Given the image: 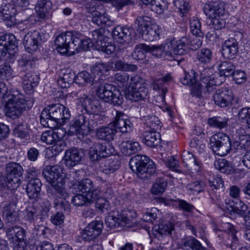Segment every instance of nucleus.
<instances>
[{
    "label": "nucleus",
    "instance_id": "f257e3e1",
    "mask_svg": "<svg viewBox=\"0 0 250 250\" xmlns=\"http://www.w3.org/2000/svg\"><path fill=\"white\" fill-rule=\"evenodd\" d=\"M80 170L70 171L65 173L63 168L60 165L47 166L42 174L46 181L50 185L47 194L54 200L56 207L64 204L68 194L63 185L66 182L75 183L81 179Z\"/></svg>",
    "mask_w": 250,
    "mask_h": 250
},
{
    "label": "nucleus",
    "instance_id": "f03ea898",
    "mask_svg": "<svg viewBox=\"0 0 250 250\" xmlns=\"http://www.w3.org/2000/svg\"><path fill=\"white\" fill-rule=\"evenodd\" d=\"M1 96L5 115L13 119L18 118L24 110L30 109L33 105L32 98L25 97L18 91L9 90L5 83L1 82Z\"/></svg>",
    "mask_w": 250,
    "mask_h": 250
},
{
    "label": "nucleus",
    "instance_id": "7ed1b4c3",
    "mask_svg": "<svg viewBox=\"0 0 250 250\" xmlns=\"http://www.w3.org/2000/svg\"><path fill=\"white\" fill-rule=\"evenodd\" d=\"M72 94L73 96L77 98L86 112L89 114L86 120V127H87L88 133L98 125L100 116L98 112L100 109L99 102L92 95L87 94L84 89L74 92Z\"/></svg>",
    "mask_w": 250,
    "mask_h": 250
},
{
    "label": "nucleus",
    "instance_id": "20e7f679",
    "mask_svg": "<svg viewBox=\"0 0 250 250\" xmlns=\"http://www.w3.org/2000/svg\"><path fill=\"white\" fill-rule=\"evenodd\" d=\"M202 83L197 81V75L194 71L192 70L190 72H185L184 77L181 79V82L184 85L191 87V94L194 96L199 97L202 93V89L203 87L207 88L208 92H211L214 89V86L217 83L214 82L213 79L210 77H204L201 76ZM219 84V83H218Z\"/></svg>",
    "mask_w": 250,
    "mask_h": 250
},
{
    "label": "nucleus",
    "instance_id": "39448f33",
    "mask_svg": "<svg viewBox=\"0 0 250 250\" xmlns=\"http://www.w3.org/2000/svg\"><path fill=\"white\" fill-rule=\"evenodd\" d=\"M130 168L142 179L147 178L155 173L154 163L146 156L137 155L130 159Z\"/></svg>",
    "mask_w": 250,
    "mask_h": 250
},
{
    "label": "nucleus",
    "instance_id": "423d86ee",
    "mask_svg": "<svg viewBox=\"0 0 250 250\" xmlns=\"http://www.w3.org/2000/svg\"><path fill=\"white\" fill-rule=\"evenodd\" d=\"M6 187L8 189V194L9 197L13 195V190L17 188L21 183L23 169L19 163L10 162L6 166Z\"/></svg>",
    "mask_w": 250,
    "mask_h": 250
},
{
    "label": "nucleus",
    "instance_id": "0eeeda50",
    "mask_svg": "<svg viewBox=\"0 0 250 250\" xmlns=\"http://www.w3.org/2000/svg\"><path fill=\"white\" fill-rule=\"evenodd\" d=\"M96 91L97 96L105 102L114 105H120L123 103V97L121 92L112 84H100Z\"/></svg>",
    "mask_w": 250,
    "mask_h": 250
},
{
    "label": "nucleus",
    "instance_id": "6e6552de",
    "mask_svg": "<svg viewBox=\"0 0 250 250\" xmlns=\"http://www.w3.org/2000/svg\"><path fill=\"white\" fill-rule=\"evenodd\" d=\"M126 92L127 98L130 100L139 101L145 99L148 90L146 86L144 79L138 75L131 77Z\"/></svg>",
    "mask_w": 250,
    "mask_h": 250
},
{
    "label": "nucleus",
    "instance_id": "1a4fd4ad",
    "mask_svg": "<svg viewBox=\"0 0 250 250\" xmlns=\"http://www.w3.org/2000/svg\"><path fill=\"white\" fill-rule=\"evenodd\" d=\"M204 11L205 14L211 19L212 27L216 30L224 28L226 22L224 17V9L216 2L207 4L205 5Z\"/></svg>",
    "mask_w": 250,
    "mask_h": 250
},
{
    "label": "nucleus",
    "instance_id": "9d476101",
    "mask_svg": "<svg viewBox=\"0 0 250 250\" xmlns=\"http://www.w3.org/2000/svg\"><path fill=\"white\" fill-rule=\"evenodd\" d=\"M76 33L69 31L62 33L56 37L55 43L57 50L60 54L64 55L68 53L74 55V42L79 41L75 40Z\"/></svg>",
    "mask_w": 250,
    "mask_h": 250
},
{
    "label": "nucleus",
    "instance_id": "9b49d317",
    "mask_svg": "<svg viewBox=\"0 0 250 250\" xmlns=\"http://www.w3.org/2000/svg\"><path fill=\"white\" fill-rule=\"evenodd\" d=\"M49 116L51 121L62 125L66 120L70 117V111L68 108L60 104H56L45 108L43 110V117Z\"/></svg>",
    "mask_w": 250,
    "mask_h": 250
},
{
    "label": "nucleus",
    "instance_id": "f8f14e48",
    "mask_svg": "<svg viewBox=\"0 0 250 250\" xmlns=\"http://www.w3.org/2000/svg\"><path fill=\"white\" fill-rule=\"evenodd\" d=\"M188 39L183 37L180 40L174 39L167 41L166 42V50L170 57V60H176L177 56L185 54L187 52Z\"/></svg>",
    "mask_w": 250,
    "mask_h": 250
},
{
    "label": "nucleus",
    "instance_id": "ddd939ff",
    "mask_svg": "<svg viewBox=\"0 0 250 250\" xmlns=\"http://www.w3.org/2000/svg\"><path fill=\"white\" fill-rule=\"evenodd\" d=\"M87 117L83 114H80L76 117L70 123L67 130L68 135H77L80 138L83 137L88 134L87 127H86Z\"/></svg>",
    "mask_w": 250,
    "mask_h": 250
},
{
    "label": "nucleus",
    "instance_id": "4468645a",
    "mask_svg": "<svg viewBox=\"0 0 250 250\" xmlns=\"http://www.w3.org/2000/svg\"><path fill=\"white\" fill-rule=\"evenodd\" d=\"M1 41L5 42L3 43L1 42V46H3L2 50L1 51V57L6 60H13L14 58L15 53L17 49V42L15 37L13 34H5L1 36Z\"/></svg>",
    "mask_w": 250,
    "mask_h": 250
},
{
    "label": "nucleus",
    "instance_id": "2eb2a0df",
    "mask_svg": "<svg viewBox=\"0 0 250 250\" xmlns=\"http://www.w3.org/2000/svg\"><path fill=\"white\" fill-rule=\"evenodd\" d=\"M114 152V148L109 143H97L91 146L89 150V156L92 161H98L102 158L107 157Z\"/></svg>",
    "mask_w": 250,
    "mask_h": 250
},
{
    "label": "nucleus",
    "instance_id": "dca6fc26",
    "mask_svg": "<svg viewBox=\"0 0 250 250\" xmlns=\"http://www.w3.org/2000/svg\"><path fill=\"white\" fill-rule=\"evenodd\" d=\"M103 223L101 221H94L89 223L81 232V237L85 242L94 241L101 233Z\"/></svg>",
    "mask_w": 250,
    "mask_h": 250
},
{
    "label": "nucleus",
    "instance_id": "f3484780",
    "mask_svg": "<svg viewBox=\"0 0 250 250\" xmlns=\"http://www.w3.org/2000/svg\"><path fill=\"white\" fill-rule=\"evenodd\" d=\"M115 112L114 120L110 124L114 125L116 132L126 133L131 131L133 125L127 116L122 111L115 110Z\"/></svg>",
    "mask_w": 250,
    "mask_h": 250
},
{
    "label": "nucleus",
    "instance_id": "a211bd4d",
    "mask_svg": "<svg viewBox=\"0 0 250 250\" xmlns=\"http://www.w3.org/2000/svg\"><path fill=\"white\" fill-rule=\"evenodd\" d=\"M130 219L124 213H120L117 211L109 213L105 219L106 226L110 229L118 227H123L129 225Z\"/></svg>",
    "mask_w": 250,
    "mask_h": 250
},
{
    "label": "nucleus",
    "instance_id": "6ab92c4d",
    "mask_svg": "<svg viewBox=\"0 0 250 250\" xmlns=\"http://www.w3.org/2000/svg\"><path fill=\"white\" fill-rule=\"evenodd\" d=\"M104 29H96L92 32V41L96 45L97 49L101 50L107 54H110L115 50L112 45H106L104 41L105 36L103 34Z\"/></svg>",
    "mask_w": 250,
    "mask_h": 250
},
{
    "label": "nucleus",
    "instance_id": "aec40b11",
    "mask_svg": "<svg viewBox=\"0 0 250 250\" xmlns=\"http://www.w3.org/2000/svg\"><path fill=\"white\" fill-rule=\"evenodd\" d=\"M233 94L228 87L217 90L213 96V101L216 105L220 107L228 106L232 100Z\"/></svg>",
    "mask_w": 250,
    "mask_h": 250
},
{
    "label": "nucleus",
    "instance_id": "412c9836",
    "mask_svg": "<svg viewBox=\"0 0 250 250\" xmlns=\"http://www.w3.org/2000/svg\"><path fill=\"white\" fill-rule=\"evenodd\" d=\"M182 158L185 167L192 173H199L201 170V163L189 151L184 150Z\"/></svg>",
    "mask_w": 250,
    "mask_h": 250
},
{
    "label": "nucleus",
    "instance_id": "4be33fe9",
    "mask_svg": "<svg viewBox=\"0 0 250 250\" xmlns=\"http://www.w3.org/2000/svg\"><path fill=\"white\" fill-rule=\"evenodd\" d=\"M41 40L39 32L34 30L28 32L24 37L23 44L28 52L36 51L40 45Z\"/></svg>",
    "mask_w": 250,
    "mask_h": 250
},
{
    "label": "nucleus",
    "instance_id": "5701e85b",
    "mask_svg": "<svg viewBox=\"0 0 250 250\" xmlns=\"http://www.w3.org/2000/svg\"><path fill=\"white\" fill-rule=\"evenodd\" d=\"M83 157V153L77 148L66 150L63 157L64 164L67 167L71 168L79 164Z\"/></svg>",
    "mask_w": 250,
    "mask_h": 250
},
{
    "label": "nucleus",
    "instance_id": "b1692460",
    "mask_svg": "<svg viewBox=\"0 0 250 250\" xmlns=\"http://www.w3.org/2000/svg\"><path fill=\"white\" fill-rule=\"evenodd\" d=\"M133 29L126 26H117L112 31L114 40L120 43L128 42L131 40Z\"/></svg>",
    "mask_w": 250,
    "mask_h": 250
},
{
    "label": "nucleus",
    "instance_id": "393cba45",
    "mask_svg": "<svg viewBox=\"0 0 250 250\" xmlns=\"http://www.w3.org/2000/svg\"><path fill=\"white\" fill-rule=\"evenodd\" d=\"M75 188L84 194L90 193H96V195L93 196V199L96 200L101 194V190L94 187L92 181L89 179H85L79 182L76 185Z\"/></svg>",
    "mask_w": 250,
    "mask_h": 250
},
{
    "label": "nucleus",
    "instance_id": "a878e982",
    "mask_svg": "<svg viewBox=\"0 0 250 250\" xmlns=\"http://www.w3.org/2000/svg\"><path fill=\"white\" fill-rule=\"evenodd\" d=\"M222 48V54L225 58L233 59L238 50V42L234 38L229 39L223 43Z\"/></svg>",
    "mask_w": 250,
    "mask_h": 250
},
{
    "label": "nucleus",
    "instance_id": "bb28decb",
    "mask_svg": "<svg viewBox=\"0 0 250 250\" xmlns=\"http://www.w3.org/2000/svg\"><path fill=\"white\" fill-rule=\"evenodd\" d=\"M226 207L230 211L237 214L240 216H244L248 211V206L241 200H230L229 199L226 200Z\"/></svg>",
    "mask_w": 250,
    "mask_h": 250
},
{
    "label": "nucleus",
    "instance_id": "cd10ccee",
    "mask_svg": "<svg viewBox=\"0 0 250 250\" xmlns=\"http://www.w3.org/2000/svg\"><path fill=\"white\" fill-rule=\"evenodd\" d=\"M52 3L50 0H40L35 6L36 13L39 18H48L52 8Z\"/></svg>",
    "mask_w": 250,
    "mask_h": 250
},
{
    "label": "nucleus",
    "instance_id": "c85d7f7f",
    "mask_svg": "<svg viewBox=\"0 0 250 250\" xmlns=\"http://www.w3.org/2000/svg\"><path fill=\"white\" fill-rule=\"evenodd\" d=\"M161 32V28L159 25L152 24L146 27L140 33L144 40L151 42L157 40Z\"/></svg>",
    "mask_w": 250,
    "mask_h": 250
},
{
    "label": "nucleus",
    "instance_id": "c756f323",
    "mask_svg": "<svg viewBox=\"0 0 250 250\" xmlns=\"http://www.w3.org/2000/svg\"><path fill=\"white\" fill-rule=\"evenodd\" d=\"M174 227V225L170 222L155 226L152 232L153 235L155 238L160 240L163 237L170 235L173 230Z\"/></svg>",
    "mask_w": 250,
    "mask_h": 250
},
{
    "label": "nucleus",
    "instance_id": "7c9ffc66",
    "mask_svg": "<svg viewBox=\"0 0 250 250\" xmlns=\"http://www.w3.org/2000/svg\"><path fill=\"white\" fill-rule=\"evenodd\" d=\"M113 125L109 123L105 126L99 128L96 131L97 136L101 140L107 141H112L117 133Z\"/></svg>",
    "mask_w": 250,
    "mask_h": 250
},
{
    "label": "nucleus",
    "instance_id": "2f4dec72",
    "mask_svg": "<svg viewBox=\"0 0 250 250\" xmlns=\"http://www.w3.org/2000/svg\"><path fill=\"white\" fill-rule=\"evenodd\" d=\"M141 149V147L139 142L134 140L124 141L121 145V150L122 153L126 156L134 154Z\"/></svg>",
    "mask_w": 250,
    "mask_h": 250
},
{
    "label": "nucleus",
    "instance_id": "473e14b6",
    "mask_svg": "<svg viewBox=\"0 0 250 250\" xmlns=\"http://www.w3.org/2000/svg\"><path fill=\"white\" fill-rule=\"evenodd\" d=\"M180 247L183 250H208L202 246L198 240L193 237L183 239Z\"/></svg>",
    "mask_w": 250,
    "mask_h": 250
},
{
    "label": "nucleus",
    "instance_id": "72a5a7b5",
    "mask_svg": "<svg viewBox=\"0 0 250 250\" xmlns=\"http://www.w3.org/2000/svg\"><path fill=\"white\" fill-rule=\"evenodd\" d=\"M42 183L38 178L30 179L26 186V193L30 199L37 198L41 191Z\"/></svg>",
    "mask_w": 250,
    "mask_h": 250
},
{
    "label": "nucleus",
    "instance_id": "f704fd0d",
    "mask_svg": "<svg viewBox=\"0 0 250 250\" xmlns=\"http://www.w3.org/2000/svg\"><path fill=\"white\" fill-rule=\"evenodd\" d=\"M143 136L144 143L148 146L155 147L160 143V134L157 131L146 130Z\"/></svg>",
    "mask_w": 250,
    "mask_h": 250
},
{
    "label": "nucleus",
    "instance_id": "c9c22d12",
    "mask_svg": "<svg viewBox=\"0 0 250 250\" xmlns=\"http://www.w3.org/2000/svg\"><path fill=\"white\" fill-rule=\"evenodd\" d=\"M75 40L78 42H75V47H74V54L78 53L83 50H87L90 48L91 44L90 39L83 38L82 35L79 32L76 33Z\"/></svg>",
    "mask_w": 250,
    "mask_h": 250
},
{
    "label": "nucleus",
    "instance_id": "e433bc0d",
    "mask_svg": "<svg viewBox=\"0 0 250 250\" xmlns=\"http://www.w3.org/2000/svg\"><path fill=\"white\" fill-rule=\"evenodd\" d=\"M119 167V163L116 158H110L101 162L100 169L103 173L109 174L117 170Z\"/></svg>",
    "mask_w": 250,
    "mask_h": 250
},
{
    "label": "nucleus",
    "instance_id": "4c0bfd02",
    "mask_svg": "<svg viewBox=\"0 0 250 250\" xmlns=\"http://www.w3.org/2000/svg\"><path fill=\"white\" fill-rule=\"evenodd\" d=\"M92 22L100 26H110L112 25L113 21L105 13H101L98 11H95L92 14Z\"/></svg>",
    "mask_w": 250,
    "mask_h": 250
},
{
    "label": "nucleus",
    "instance_id": "58836bf2",
    "mask_svg": "<svg viewBox=\"0 0 250 250\" xmlns=\"http://www.w3.org/2000/svg\"><path fill=\"white\" fill-rule=\"evenodd\" d=\"M96 195V193L91 194H84L83 193H78L73 196L71 199L72 204L76 207L83 206L87 203H91L94 202L93 196Z\"/></svg>",
    "mask_w": 250,
    "mask_h": 250
},
{
    "label": "nucleus",
    "instance_id": "ea45409f",
    "mask_svg": "<svg viewBox=\"0 0 250 250\" xmlns=\"http://www.w3.org/2000/svg\"><path fill=\"white\" fill-rule=\"evenodd\" d=\"M227 142H231L229 137L223 132H218L212 136L209 139V144L211 149L224 145V144L227 143Z\"/></svg>",
    "mask_w": 250,
    "mask_h": 250
},
{
    "label": "nucleus",
    "instance_id": "a19ab883",
    "mask_svg": "<svg viewBox=\"0 0 250 250\" xmlns=\"http://www.w3.org/2000/svg\"><path fill=\"white\" fill-rule=\"evenodd\" d=\"M222 227L228 230L229 237L231 238V248L236 249L239 244V239L240 233L239 231L236 230L234 226L231 223L226 222L223 224Z\"/></svg>",
    "mask_w": 250,
    "mask_h": 250
},
{
    "label": "nucleus",
    "instance_id": "79ce46f5",
    "mask_svg": "<svg viewBox=\"0 0 250 250\" xmlns=\"http://www.w3.org/2000/svg\"><path fill=\"white\" fill-rule=\"evenodd\" d=\"M10 7H11L10 5L5 4L1 9V19L8 27H11L15 23V13L10 10Z\"/></svg>",
    "mask_w": 250,
    "mask_h": 250
},
{
    "label": "nucleus",
    "instance_id": "37998d69",
    "mask_svg": "<svg viewBox=\"0 0 250 250\" xmlns=\"http://www.w3.org/2000/svg\"><path fill=\"white\" fill-rule=\"evenodd\" d=\"M107 71V67L103 63H96L92 67L91 72L96 83L103 80L105 77L104 75Z\"/></svg>",
    "mask_w": 250,
    "mask_h": 250
},
{
    "label": "nucleus",
    "instance_id": "c03bdc74",
    "mask_svg": "<svg viewBox=\"0 0 250 250\" xmlns=\"http://www.w3.org/2000/svg\"><path fill=\"white\" fill-rule=\"evenodd\" d=\"M148 47L149 48V52H151L153 56L160 58L164 57L170 60V57L166 50V43L164 45H148Z\"/></svg>",
    "mask_w": 250,
    "mask_h": 250
},
{
    "label": "nucleus",
    "instance_id": "a18cd8bd",
    "mask_svg": "<svg viewBox=\"0 0 250 250\" xmlns=\"http://www.w3.org/2000/svg\"><path fill=\"white\" fill-rule=\"evenodd\" d=\"M65 147V145L63 142H56L52 146L46 149L45 157L50 158L58 155L64 150Z\"/></svg>",
    "mask_w": 250,
    "mask_h": 250
},
{
    "label": "nucleus",
    "instance_id": "49530a36",
    "mask_svg": "<svg viewBox=\"0 0 250 250\" xmlns=\"http://www.w3.org/2000/svg\"><path fill=\"white\" fill-rule=\"evenodd\" d=\"M219 75L224 77H229L234 72L235 66L231 62L225 61L219 65Z\"/></svg>",
    "mask_w": 250,
    "mask_h": 250
},
{
    "label": "nucleus",
    "instance_id": "de8ad7c7",
    "mask_svg": "<svg viewBox=\"0 0 250 250\" xmlns=\"http://www.w3.org/2000/svg\"><path fill=\"white\" fill-rule=\"evenodd\" d=\"M167 187V180L164 177H158L153 184L151 191L153 194H161L166 190Z\"/></svg>",
    "mask_w": 250,
    "mask_h": 250
},
{
    "label": "nucleus",
    "instance_id": "09e8293b",
    "mask_svg": "<svg viewBox=\"0 0 250 250\" xmlns=\"http://www.w3.org/2000/svg\"><path fill=\"white\" fill-rule=\"evenodd\" d=\"M111 67L114 70L134 72L137 70V66L135 64H129L121 60L112 63Z\"/></svg>",
    "mask_w": 250,
    "mask_h": 250
},
{
    "label": "nucleus",
    "instance_id": "8fccbe9b",
    "mask_svg": "<svg viewBox=\"0 0 250 250\" xmlns=\"http://www.w3.org/2000/svg\"><path fill=\"white\" fill-rule=\"evenodd\" d=\"M190 194L197 195L202 192L205 188V184L202 181L191 182L186 187Z\"/></svg>",
    "mask_w": 250,
    "mask_h": 250
},
{
    "label": "nucleus",
    "instance_id": "3c124183",
    "mask_svg": "<svg viewBox=\"0 0 250 250\" xmlns=\"http://www.w3.org/2000/svg\"><path fill=\"white\" fill-rule=\"evenodd\" d=\"M148 45L140 43L136 45L132 53V57L136 60H143L145 57V53L149 52Z\"/></svg>",
    "mask_w": 250,
    "mask_h": 250
},
{
    "label": "nucleus",
    "instance_id": "603ef678",
    "mask_svg": "<svg viewBox=\"0 0 250 250\" xmlns=\"http://www.w3.org/2000/svg\"><path fill=\"white\" fill-rule=\"evenodd\" d=\"M74 75L70 72H64L60 74L58 83L62 88H67L73 83Z\"/></svg>",
    "mask_w": 250,
    "mask_h": 250
},
{
    "label": "nucleus",
    "instance_id": "864d4df0",
    "mask_svg": "<svg viewBox=\"0 0 250 250\" xmlns=\"http://www.w3.org/2000/svg\"><path fill=\"white\" fill-rule=\"evenodd\" d=\"M215 168L223 173L229 174L232 171V167L229 161L225 159L216 160L214 164Z\"/></svg>",
    "mask_w": 250,
    "mask_h": 250
},
{
    "label": "nucleus",
    "instance_id": "5fc2aeb1",
    "mask_svg": "<svg viewBox=\"0 0 250 250\" xmlns=\"http://www.w3.org/2000/svg\"><path fill=\"white\" fill-rule=\"evenodd\" d=\"M59 130L57 132L52 131H46L43 132L41 135V139L42 141L47 144H52L57 141L58 140L61 139L62 137H58V133Z\"/></svg>",
    "mask_w": 250,
    "mask_h": 250
},
{
    "label": "nucleus",
    "instance_id": "6e6d98bb",
    "mask_svg": "<svg viewBox=\"0 0 250 250\" xmlns=\"http://www.w3.org/2000/svg\"><path fill=\"white\" fill-rule=\"evenodd\" d=\"M190 30L191 33L195 36L203 37L204 33L201 29V23L199 20L195 17L190 21Z\"/></svg>",
    "mask_w": 250,
    "mask_h": 250
},
{
    "label": "nucleus",
    "instance_id": "4d7b16f0",
    "mask_svg": "<svg viewBox=\"0 0 250 250\" xmlns=\"http://www.w3.org/2000/svg\"><path fill=\"white\" fill-rule=\"evenodd\" d=\"M148 128L147 130L157 131L161 127V123L158 118L154 115L150 116L143 122Z\"/></svg>",
    "mask_w": 250,
    "mask_h": 250
},
{
    "label": "nucleus",
    "instance_id": "13d9d810",
    "mask_svg": "<svg viewBox=\"0 0 250 250\" xmlns=\"http://www.w3.org/2000/svg\"><path fill=\"white\" fill-rule=\"evenodd\" d=\"M228 119L221 117H213L209 118L208 123L212 127L221 129L226 126Z\"/></svg>",
    "mask_w": 250,
    "mask_h": 250
},
{
    "label": "nucleus",
    "instance_id": "bf43d9fd",
    "mask_svg": "<svg viewBox=\"0 0 250 250\" xmlns=\"http://www.w3.org/2000/svg\"><path fill=\"white\" fill-rule=\"evenodd\" d=\"M39 213L40 211L37 208L33 206H29L25 211V219L29 222L33 223L38 219Z\"/></svg>",
    "mask_w": 250,
    "mask_h": 250
},
{
    "label": "nucleus",
    "instance_id": "052dcab7",
    "mask_svg": "<svg viewBox=\"0 0 250 250\" xmlns=\"http://www.w3.org/2000/svg\"><path fill=\"white\" fill-rule=\"evenodd\" d=\"M38 79L37 75L28 73L24 75L23 83L27 88L32 89L37 86Z\"/></svg>",
    "mask_w": 250,
    "mask_h": 250
},
{
    "label": "nucleus",
    "instance_id": "680f3d73",
    "mask_svg": "<svg viewBox=\"0 0 250 250\" xmlns=\"http://www.w3.org/2000/svg\"><path fill=\"white\" fill-rule=\"evenodd\" d=\"M197 58L202 63H208L212 58V53L209 49L203 48L198 52Z\"/></svg>",
    "mask_w": 250,
    "mask_h": 250
},
{
    "label": "nucleus",
    "instance_id": "e2e57ef3",
    "mask_svg": "<svg viewBox=\"0 0 250 250\" xmlns=\"http://www.w3.org/2000/svg\"><path fill=\"white\" fill-rule=\"evenodd\" d=\"M3 217H5L8 222L12 223L16 220V213L13 208V206L9 204L7 206L4 208L3 213Z\"/></svg>",
    "mask_w": 250,
    "mask_h": 250
},
{
    "label": "nucleus",
    "instance_id": "0e129e2a",
    "mask_svg": "<svg viewBox=\"0 0 250 250\" xmlns=\"http://www.w3.org/2000/svg\"><path fill=\"white\" fill-rule=\"evenodd\" d=\"M238 119L242 122H246L248 127L250 128V107H243L238 113Z\"/></svg>",
    "mask_w": 250,
    "mask_h": 250
},
{
    "label": "nucleus",
    "instance_id": "69168bd1",
    "mask_svg": "<svg viewBox=\"0 0 250 250\" xmlns=\"http://www.w3.org/2000/svg\"><path fill=\"white\" fill-rule=\"evenodd\" d=\"M151 19L148 16H139L135 21V23L138 25V30L141 33L146 27L150 25Z\"/></svg>",
    "mask_w": 250,
    "mask_h": 250
},
{
    "label": "nucleus",
    "instance_id": "338daca9",
    "mask_svg": "<svg viewBox=\"0 0 250 250\" xmlns=\"http://www.w3.org/2000/svg\"><path fill=\"white\" fill-rule=\"evenodd\" d=\"M212 151L216 155L224 156L229 154L231 150V142L225 143L224 145L217 147V148H212Z\"/></svg>",
    "mask_w": 250,
    "mask_h": 250
},
{
    "label": "nucleus",
    "instance_id": "774afa93",
    "mask_svg": "<svg viewBox=\"0 0 250 250\" xmlns=\"http://www.w3.org/2000/svg\"><path fill=\"white\" fill-rule=\"evenodd\" d=\"M174 5L179 9L180 13L184 16L190 9V5L187 0H174Z\"/></svg>",
    "mask_w": 250,
    "mask_h": 250
}]
</instances>
